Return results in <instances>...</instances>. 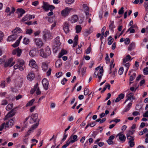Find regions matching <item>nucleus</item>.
Returning <instances> with one entry per match:
<instances>
[{
    "mask_svg": "<svg viewBox=\"0 0 148 148\" xmlns=\"http://www.w3.org/2000/svg\"><path fill=\"white\" fill-rule=\"evenodd\" d=\"M25 66V62L23 60H18L17 61V64L14 66V68L15 70L19 69L21 71H23Z\"/></svg>",
    "mask_w": 148,
    "mask_h": 148,
    "instance_id": "1",
    "label": "nucleus"
},
{
    "mask_svg": "<svg viewBox=\"0 0 148 148\" xmlns=\"http://www.w3.org/2000/svg\"><path fill=\"white\" fill-rule=\"evenodd\" d=\"M42 8L46 11L49 10L51 11L55 8V7L53 5H49L47 2L43 1Z\"/></svg>",
    "mask_w": 148,
    "mask_h": 148,
    "instance_id": "2",
    "label": "nucleus"
},
{
    "mask_svg": "<svg viewBox=\"0 0 148 148\" xmlns=\"http://www.w3.org/2000/svg\"><path fill=\"white\" fill-rule=\"evenodd\" d=\"M43 36L44 39L47 40L49 38H51L52 36L51 33L49 30L45 29L43 31Z\"/></svg>",
    "mask_w": 148,
    "mask_h": 148,
    "instance_id": "3",
    "label": "nucleus"
},
{
    "mask_svg": "<svg viewBox=\"0 0 148 148\" xmlns=\"http://www.w3.org/2000/svg\"><path fill=\"white\" fill-rule=\"evenodd\" d=\"M72 10H73V8L66 7L61 11V14L62 16L66 17L68 16L70 12Z\"/></svg>",
    "mask_w": 148,
    "mask_h": 148,
    "instance_id": "4",
    "label": "nucleus"
},
{
    "mask_svg": "<svg viewBox=\"0 0 148 148\" xmlns=\"http://www.w3.org/2000/svg\"><path fill=\"white\" fill-rule=\"evenodd\" d=\"M38 124L37 123L33 125L29 129L28 131L25 134V137H28L32 132L37 127Z\"/></svg>",
    "mask_w": 148,
    "mask_h": 148,
    "instance_id": "5",
    "label": "nucleus"
},
{
    "mask_svg": "<svg viewBox=\"0 0 148 148\" xmlns=\"http://www.w3.org/2000/svg\"><path fill=\"white\" fill-rule=\"evenodd\" d=\"M80 7H81L84 11L86 15L89 14V10L87 4L85 3H81L80 4Z\"/></svg>",
    "mask_w": 148,
    "mask_h": 148,
    "instance_id": "6",
    "label": "nucleus"
},
{
    "mask_svg": "<svg viewBox=\"0 0 148 148\" xmlns=\"http://www.w3.org/2000/svg\"><path fill=\"white\" fill-rule=\"evenodd\" d=\"M42 83L45 90H47L49 88V81L46 79L44 78L43 79Z\"/></svg>",
    "mask_w": 148,
    "mask_h": 148,
    "instance_id": "7",
    "label": "nucleus"
},
{
    "mask_svg": "<svg viewBox=\"0 0 148 148\" xmlns=\"http://www.w3.org/2000/svg\"><path fill=\"white\" fill-rule=\"evenodd\" d=\"M69 25L68 22H64L63 26V29L66 34L68 33L70 31Z\"/></svg>",
    "mask_w": 148,
    "mask_h": 148,
    "instance_id": "8",
    "label": "nucleus"
},
{
    "mask_svg": "<svg viewBox=\"0 0 148 148\" xmlns=\"http://www.w3.org/2000/svg\"><path fill=\"white\" fill-rule=\"evenodd\" d=\"M35 61L33 60H31L29 62V65L32 67V68H34L36 70V71H37L38 67L37 65L35 64Z\"/></svg>",
    "mask_w": 148,
    "mask_h": 148,
    "instance_id": "9",
    "label": "nucleus"
},
{
    "mask_svg": "<svg viewBox=\"0 0 148 148\" xmlns=\"http://www.w3.org/2000/svg\"><path fill=\"white\" fill-rule=\"evenodd\" d=\"M14 109L12 110L7 114L6 115L5 117L4 118V120H7L9 118L11 117L14 116L15 114V112H14Z\"/></svg>",
    "mask_w": 148,
    "mask_h": 148,
    "instance_id": "10",
    "label": "nucleus"
},
{
    "mask_svg": "<svg viewBox=\"0 0 148 148\" xmlns=\"http://www.w3.org/2000/svg\"><path fill=\"white\" fill-rule=\"evenodd\" d=\"M13 60V58H12L9 59L7 61H6L5 63L4 64V66L5 67H8L9 66H10V67L13 66L14 64V62H13L10 65V64L12 62Z\"/></svg>",
    "mask_w": 148,
    "mask_h": 148,
    "instance_id": "11",
    "label": "nucleus"
},
{
    "mask_svg": "<svg viewBox=\"0 0 148 148\" xmlns=\"http://www.w3.org/2000/svg\"><path fill=\"white\" fill-rule=\"evenodd\" d=\"M22 52L21 50L18 48L12 51V54L14 55L16 54L17 56L19 57L20 56Z\"/></svg>",
    "mask_w": 148,
    "mask_h": 148,
    "instance_id": "12",
    "label": "nucleus"
},
{
    "mask_svg": "<svg viewBox=\"0 0 148 148\" xmlns=\"http://www.w3.org/2000/svg\"><path fill=\"white\" fill-rule=\"evenodd\" d=\"M45 55H43L44 58H47L51 54V51L50 48L48 47H47L45 50Z\"/></svg>",
    "mask_w": 148,
    "mask_h": 148,
    "instance_id": "13",
    "label": "nucleus"
},
{
    "mask_svg": "<svg viewBox=\"0 0 148 148\" xmlns=\"http://www.w3.org/2000/svg\"><path fill=\"white\" fill-rule=\"evenodd\" d=\"M34 41L36 43V45L38 47H41L43 44V43L42 40L39 38H36L34 39Z\"/></svg>",
    "mask_w": 148,
    "mask_h": 148,
    "instance_id": "14",
    "label": "nucleus"
},
{
    "mask_svg": "<svg viewBox=\"0 0 148 148\" xmlns=\"http://www.w3.org/2000/svg\"><path fill=\"white\" fill-rule=\"evenodd\" d=\"M16 12L18 14V17L20 18L25 13V11L22 9L18 8Z\"/></svg>",
    "mask_w": 148,
    "mask_h": 148,
    "instance_id": "15",
    "label": "nucleus"
},
{
    "mask_svg": "<svg viewBox=\"0 0 148 148\" xmlns=\"http://www.w3.org/2000/svg\"><path fill=\"white\" fill-rule=\"evenodd\" d=\"M14 35H18V34L22 32V30L19 27H16L12 32Z\"/></svg>",
    "mask_w": 148,
    "mask_h": 148,
    "instance_id": "16",
    "label": "nucleus"
},
{
    "mask_svg": "<svg viewBox=\"0 0 148 148\" xmlns=\"http://www.w3.org/2000/svg\"><path fill=\"white\" fill-rule=\"evenodd\" d=\"M77 136L76 135H72L69 138V141L71 143H73L78 140Z\"/></svg>",
    "mask_w": 148,
    "mask_h": 148,
    "instance_id": "17",
    "label": "nucleus"
},
{
    "mask_svg": "<svg viewBox=\"0 0 148 148\" xmlns=\"http://www.w3.org/2000/svg\"><path fill=\"white\" fill-rule=\"evenodd\" d=\"M134 94L133 93L131 92L128 94L127 96V98L124 103H125L128 100H134L135 99V97L134 96Z\"/></svg>",
    "mask_w": 148,
    "mask_h": 148,
    "instance_id": "18",
    "label": "nucleus"
},
{
    "mask_svg": "<svg viewBox=\"0 0 148 148\" xmlns=\"http://www.w3.org/2000/svg\"><path fill=\"white\" fill-rule=\"evenodd\" d=\"M35 77L34 73L32 72L29 73L27 76V78L28 80L30 81L33 80Z\"/></svg>",
    "mask_w": 148,
    "mask_h": 148,
    "instance_id": "19",
    "label": "nucleus"
},
{
    "mask_svg": "<svg viewBox=\"0 0 148 148\" xmlns=\"http://www.w3.org/2000/svg\"><path fill=\"white\" fill-rule=\"evenodd\" d=\"M117 136H119V139L122 142H124L125 141L126 137L123 134L119 133L117 134Z\"/></svg>",
    "mask_w": 148,
    "mask_h": 148,
    "instance_id": "20",
    "label": "nucleus"
},
{
    "mask_svg": "<svg viewBox=\"0 0 148 148\" xmlns=\"http://www.w3.org/2000/svg\"><path fill=\"white\" fill-rule=\"evenodd\" d=\"M18 35H14L13 34L8 37L7 39L8 41H12L15 40Z\"/></svg>",
    "mask_w": 148,
    "mask_h": 148,
    "instance_id": "21",
    "label": "nucleus"
},
{
    "mask_svg": "<svg viewBox=\"0 0 148 148\" xmlns=\"http://www.w3.org/2000/svg\"><path fill=\"white\" fill-rule=\"evenodd\" d=\"M125 96L124 94L123 93H121L119 94L118 97L115 100V102H119L121 99H123Z\"/></svg>",
    "mask_w": 148,
    "mask_h": 148,
    "instance_id": "22",
    "label": "nucleus"
},
{
    "mask_svg": "<svg viewBox=\"0 0 148 148\" xmlns=\"http://www.w3.org/2000/svg\"><path fill=\"white\" fill-rule=\"evenodd\" d=\"M78 19V17L77 15H73L71 18V21L72 23L76 22Z\"/></svg>",
    "mask_w": 148,
    "mask_h": 148,
    "instance_id": "23",
    "label": "nucleus"
},
{
    "mask_svg": "<svg viewBox=\"0 0 148 148\" xmlns=\"http://www.w3.org/2000/svg\"><path fill=\"white\" fill-rule=\"evenodd\" d=\"M37 52L34 50H32L30 51L29 53V55L31 57H34L36 55Z\"/></svg>",
    "mask_w": 148,
    "mask_h": 148,
    "instance_id": "24",
    "label": "nucleus"
},
{
    "mask_svg": "<svg viewBox=\"0 0 148 148\" xmlns=\"http://www.w3.org/2000/svg\"><path fill=\"white\" fill-rule=\"evenodd\" d=\"M135 45V43L134 42H132L129 45L128 47V50L130 51H131L132 49H133Z\"/></svg>",
    "mask_w": 148,
    "mask_h": 148,
    "instance_id": "25",
    "label": "nucleus"
},
{
    "mask_svg": "<svg viewBox=\"0 0 148 148\" xmlns=\"http://www.w3.org/2000/svg\"><path fill=\"white\" fill-rule=\"evenodd\" d=\"M78 39V36L77 35L75 37L74 39V42L73 45V47H75L77 45V41Z\"/></svg>",
    "mask_w": 148,
    "mask_h": 148,
    "instance_id": "26",
    "label": "nucleus"
},
{
    "mask_svg": "<svg viewBox=\"0 0 148 148\" xmlns=\"http://www.w3.org/2000/svg\"><path fill=\"white\" fill-rule=\"evenodd\" d=\"M42 67L44 71H46L48 68V64L46 62H43L42 64Z\"/></svg>",
    "mask_w": 148,
    "mask_h": 148,
    "instance_id": "27",
    "label": "nucleus"
},
{
    "mask_svg": "<svg viewBox=\"0 0 148 148\" xmlns=\"http://www.w3.org/2000/svg\"><path fill=\"white\" fill-rule=\"evenodd\" d=\"M109 29L112 32H113V29L115 28L114 25V22L113 21H111L110 24L109 26Z\"/></svg>",
    "mask_w": 148,
    "mask_h": 148,
    "instance_id": "28",
    "label": "nucleus"
},
{
    "mask_svg": "<svg viewBox=\"0 0 148 148\" xmlns=\"http://www.w3.org/2000/svg\"><path fill=\"white\" fill-rule=\"evenodd\" d=\"M38 86V83H37L34 86V88L30 90V93L31 94H33L35 92V91H36V89L37 88Z\"/></svg>",
    "mask_w": 148,
    "mask_h": 148,
    "instance_id": "29",
    "label": "nucleus"
},
{
    "mask_svg": "<svg viewBox=\"0 0 148 148\" xmlns=\"http://www.w3.org/2000/svg\"><path fill=\"white\" fill-rule=\"evenodd\" d=\"M103 69V68H101L99 66H98L95 69V71L94 73V75L96 76H97L98 75H99V72L100 73V69Z\"/></svg>",
    "mask_w": 148,
    "mask_h": 148,
    "instance_id": "30",
    "label": "nucleus"
},
{
    "mask_svg": "<svg viewBox=\"0 0 148 148\" xmlns=\"http://www.w3.org/2000/svg\"><path fill=\"white\" fill-rule=\"evenodd\" d=\"M132 103H130L128 105L126 106L124 109V111L125 112H127L129 111L130 108L131 107Z\"/></svg>",
    "mask_w": 148,
    "mask_h": 148,
    "instance_id": "31",
    "label": "nucleus"
},
{
    "mask_svg": "<svg viewBox=\"0 0 148 148\" xmlns=\"http://www.w3.org/2000/svg\"><path fill=\"white\" fill-rule=\"evenodd\" d=\"M126 136L127 139L129 140L128 141H134V136H132L129 134H127Z\"/></svg>",
    "mask_w": 148,
    "mask_h": 148,
    "instance_id": "32",
    "label": "nucleus"
},
{
    "mask_svg": "<svg viewBox=\"0 0 148 148\" xmlns=\"http://www.w3.org/2000/svg\"><path fill=\"white\" fill-rule=\"evenodd\" d=\"M62 63L60 60H58L56 62L55 65L56 67L59 68L62 65Z\"/></svg>",
    "mask_w": 148,
    "mask_h": 148,
    "instance_id": "33",
    "label": "nucleus"
},
{
    "mask_svg": "<svg viewBox=\"0 0 148 148\" xmlns=\"http://www.w3.org/2000/svg\"><path fill=\"white\" fill-rule=\"evenodd\" d=\"M131 59V57L129 55H128L125 57V58L123 59V63H126L128 62L129 60H130Z\"/></svg>",
    "mask_w": 148,
    "mask_h": 148,
    "instance_id": "34",
    "label": "nucleus"
},
{
    "mask_svg": "<svg viewBox=\"0 0 148 148\" xmlns=\"http://www.w3.org/2000/svg\"><path fill=\"white\" fill-rule=\"evenodd\" d=\"M82 29V27L80 25H76L75 27L76 33H78L80 32L81 31Z\"/></svg>",
    "mask_w": 148,
    "mask_h": 148,
    "instance_id": "35",
    "label": "nucleus"
},
{
    "mask_svg": "<svg viewBox=\"0 0 148 148\" xmlns=\"http://www.w3.org/2000/svg\"><path fill=\"white\" fill-rule=\"evenodd\" d=\"M103 69H100V73L98 75V77L99 80H100L102 77V76L103 75Z\"/></svg>",
    "mask_w": 148,
    "mask_h": 148,
    "instance_id": "36",
    "label": "nucleus"
},
{
    "mask_svg": "<svg viewBox=\"0 0 148 148\" xmlns=\"http://www.w3.org/2000/svg\"><path fill=\"white\" fill-rule=\"evenodd\" d=\"M13 106V105L12 104H8L6 107V110L7 111L10 110L12 108Z\"/></svg>",
    "mask_w": 148,
    "mask_h": 148,
    "instance_id": "37",
    "label": "nucleus"
},
{
    "mask_svg": "<svg viewBox=\"0 0 148 148\" xmlns=\"http://www.w3.org/2000/svg\"><path fill=\"white\" fill-rule=\"evenodd\" d=\"M55 41L56 43V44L58 45H60V37L59 36H57L55 39Z\"/></svg>",
    "mask_w": 148,
    "mask_h": 148,
    "instance_id": "38",
    "label": "nucleus"
},
{
    "mask_svg": "<svg viewBox=\"0 0 148 148\" xmlns=\"http://www.w3.org/2000/svg\"><path fill=\"white\" fill-rule=\"evenodd\" d=\"M34 101L35 100L34 99H32L31 100L29 101L26 104V106L27 107L32 106L33 104Z\"/></svg>",
    "mask_w": 148,
    "mask_h": 148,
    "instance_id": "39",
    "label": "nucleus"
},
{
    "mask_svg": "<svg viewBox=\"0 0 148 148\" xmlns=\"http://www.w3.org/2000/svg\"><path fill=\"white\" fill-rule=\"evenodd\" d=\"M136 76V74L135 73H134L130 77V81H132L135 78Z\"/></svg>",
    "mask_w": 148,
    "mask_h": 148,
    "instance_id": "40",
    "label": "nucleus"
},
{
    "mask_svg": "<svg viewBox=\"0 0 148 148\" xmlns=\"http://www.w3.org/2000/svg\"><path fill=\"white\" fill-rule=\"evenodd\" d=\"M92 27H90L89 30H86L85 32V35H88L90 34L92 31H91V29H92Z\"/></svg>",
    "mask_w": 148,
    "mask_h": 148,
    "instance_id": "41",
    "label": "nucleus"
},
{
    "mask_svg": "<svg viewBox=\"0 0 148 148\" xmlns=\"http://www.w3.org/2000/svg\"><path fill=\"white\" fill-rule=\"evenodd\" d=\"M76 53L78 54H80L82 52V50L81 47L78 46V47L76 50Z\"/></svg>",
    "mask_w": 148,
    "mask_h": 148,
    "instance_id": "42",
    "label": "nucleus"
},
{
    "mask_svg": "<svg viewBox=\"0 0 148 148\" xmlns=\"http://www.w3.org/2000/svg\"><path fill=\"white\" fill-rule=\"evenodd\" d=\"M38 114H37L36 113L34 114L33 115V119L34 122H36L37 121V119H38Z\"/></svg>",
    "mask_w": 148,
    "mask_h": 148,
    "instance_id": "43",
    "label": "nucleus"
},
{
    "mask_svg": "<svg viewBox=\"0 0 148 148\" xmlns=\"http://www.w3.org/2000/svg\"><path fill=\"white\" fill-rule=\"evenodd\" d=\"M45 51H44V50L42 49H41L40 51V56L44 58L43 55H45Z\"/></svg>",
    "mask_w": 148,
    "mask_h": 148,
    "instance_id": "44",
    "label": "nucleus"
},
{
    "mask_svg": "<svg viewBox=\"0 0 148 148\" xmlns=\"http://www.w3.org/2000/svg\"><path fill=\"white\" fill-rule=\"evenodd\" d=\"M86 67H84L82 69L81 72V74L82 76H83L84 74L86 72Z\"/></svg>",
    "mask_w": 148,
    "mask_h": 148,
    "instance_id": "45",
    "label": "nucleus"
},
{
    "mask_svg": "<svg viewBox=\"0 0 148 148\" xmlns=\"http://www.w3.org/2000/svg\"><path fill=\"white\" fill-rule=\"evenodd\" d=\"M28 15H26L22 19V21L24 22L25 21L29 20Z\"/></svg>",
    "mask_w": 148,
    "mask_h": 148,
    "instance_id": "46",
    "label": "nucleus"
},
{
    "mask_svg": "<svg viewBox=\"0 0 148 148\" xmlns=\"http://www.w3.org/2000/svg\"><path fill=\"white\" fill-rule=\"evenodd\" d=\"M29 39L25 38L23 41V43L27 45L29 43Z\"/></svg>",
    "mask_w": 148,
    "mask_h": 148,
    "instance_id": "47",
    "label": "nucleus"
},
{
    "mask_svg": "<svg viewBox=\"0 0 148 148\" xmlns=\"http://www.w3.org/2000/svg\"><path fill=\"white\" fill-rule=\"evenodd\" d=\"M71 143L69 141V140H67L66 143V144L63 145L62 147V148H65L66 147Z\"/></svg>",
    "mask_w": 148,
    "mask_h": 148,
    "instance_id": "48",
    "label": "nucleus"
},
{
    "mask_svg": "<svg viewBox=\"0 0 148 148\" xmlns=\"http://www.w3.org/2000/svg\"><path fill=\"white\" fill-rule=\"evenodd\" d=\"M89 92V90L87 88H85L84 91V95H88Z\"/></svg>",
    "mask_w": 148,
    "mask_h": 148,
    "instance_id": "49",
    "label": "nucleus"
},
{
    "mask_svg": "<svg viewBox=\"0 0 148 148\" xmlns=\"http://www.w3.org/2000/svg\"><path fill=\"white\" fill-rule=\"evenodd\" d=\"M20 43V42H19V40H16L14 44L12 45V46L14 47H17L18 45Z\"/></svg>",
    "mask_w": 148,
    "mask_h": 148,
    "instance_id": "50",
    "label": "nucleus"
},
{
    "mask_svg": "<svg viewBox=\"0 0 148 148\" xmlns=\"http://www.w3.org/2000/svg\"><path fill=\"white\" fill-rule=\"evenodd\" d=\"M123 70H124V69H123V68L122 67H121L119 69V74L120 75H122L123 73Z\"/></svg>",
    "mask_w": 148,
    "mask_h": 148,
    "instance_id": "51",
    "label": "nucleus"
},
{
    "mask_svg": "<svg viewBox=\"0 0 148 148\" xmlns=\"http://www.w3.org/2000/svg\"><path fill=\"white\" fill-rule=\"evenodd\" d=\"M128 143L129 144L130 146L132 147H133L135 145L134 141H128Z\"/></svg>",
    "mask_w": 148,
    "mask_h": 148,
    "instance_id": "52",
    "label": "nucleus"
},
{
    "mask_svg": "<svg viewBox=\"0 0 148 148\" xmlns=\"http://www.w3.org/2000/svg\"><path fill=\"white\" fill-rule=\"evenodd\" d=\"M8 103L7 101L5 99H4L3 100L2 102L1 103V105H5L8 104Z\"/></svg>",
    "mask_w": 148,
    "mask_h": 148,
    "instance_id": "53",
    "label": "nucleus"
},
{
    "mask_svg": "<svg viewBox=\"0 0 148 148\" xmlns=\"http://www.w3.org/2000/svg\"><path fill=\"white\" fill-rule=\"evenodd\" d=\"M123 9L124 8L123 7H121V9L119 11L118 14H122L124 13V12Z\"/></svg>",
    "mask_w": 148,
    "mask_h": 148,
    "instance_id": "54",
    "label": "nucleus"
},
{
    "mask_svg": "<svg viewBox=\"0 0 148 148\" xmlns=\"http://www.w3.org/2000/svg\"><path fill=\"white\" fill-rule=\"evenodd\" d=\"M130 42V40L128 38H126L125 41V45H128Z\"/></svg>",
    "mask_w": 148,
    "mask_h": 148,
    "instance_id": "55",
    "label": "nucleus"
},
{
    "mask_svg": "<svg viewBox=\"0 0 148 148\" xmlns=\"http://www.w3.org/2000/svg\"><path fill=\"white\" fill-rule=\"evenodd\" d=\"M14 122V121L13 120V119H11L8 121V123H9V126H12L13 125V123Z\"/></svg>",
    "mask_w": 148,
    "mask_h": 148,
    "instance_id": "56",
    "label": "nucleus"
},
{
    "mask_svg": "<svg viewBox=\"0 0 148 148\" xmlns=\"http://www.w3.org/2000/svg\"><path fill=\"white\" fill-rule=\"evenodd\" d=\"M32 33V29H27L26 34H31Z\"/></svg>",
    "mask_w": 148,
    "mask_h": 148,
    "instance_id": "57",
    "label": "nucleus"
},
{
    "mask_svg": "<svg viewBox=\"0 0 148 148\" xmlns=\"http://www.w3.org/2000/svg\"><path fill=\"white\" fill-rule=\"evenodd\" d=\"M62 74V72H59L56 74V76L57 78H59L61 76Z\"/></svg>",
    "mask_w": 148,
    "mask_h": 148,
    "instance_id": "58",
    "label": "nucleus"
},
{
    "mask_svg": "<svg viewBox=\"0 0 148 148\" xmlns=\"http://www.w3.org/2000/svg\"><path fill=\"white\" fill-rule=\"evenodd\" d=\"M0 86L2 88L5 87V81L1 82L0 84Z\"/></svg>",
    "mask_w": 148,
    "mask_h": 148,
    "instance_id": "59",
    "label": "nucleus"
},
{
    "mask_svg": "<svg viewBox=\"0 0 148 148\" xmlns=\"http://www.w3.org/2000/svg\"><path fill=\"white\" fill-rule=\"evenodd\" d=\"M91 46H90L86 50V54H88L90 52V48Z\"/></svg>",
    "mask_w": 148,
    "mask_h": 148,
    "instance_id": "60",
    "label": "nucleus"
},
{
    "mask_svg": "<svg viewBox=\"0 0 148 148\" xmlns=\"http://www.w3.org/2000/svg\"><path fill=\"white\" fill-rule=\"evenodd\" d=\"M144 5V7L145 8V9L146 10L147 9H148V2H145Z\"/></svg>",
    "mask_w": 148,
    "mask_h": 148,
    "instance_id": "61",
    "label": "nucleus"
},
{
    "mask_svg": "<svg viewBox=\"0 0 148 148\" xmlns=\"http://www.w3.org/2000/svg\"><path fill=\"white\" fill-rule=\"evenodd\" d=\"M67 80V79H66L65 78H64L63 79V80L61 81V83L63 85H64L66 83Z\"/></svg>",
    "mask_w": 148,
    "mask_h": 148,
    "instance_id": "62",
    "label": "nucleus"
},
{
    "mask_svg": "<svg viewBox=\"0 0 148 148\" xmlns=\"http://www.w3.org/2000/svg\"><path fill=\"white\" fill-rule=\"evenodd\" d=\"M54 17H50L48 18V21L50 23H51L53 22L54 20Z\"/></svg>",
    "mask_w": 148,
    "mask_h": 148,
    "instance_id": "63",
    "label": "nucleus"
},
{
    "mask_svg": "<svg viewBox=\"0 0 148 148\" xmlns=\"http://www.w3.org/2000/svg\"><path fill=\"white\" fill-rule=\"evenodd\" d=\"M143 72L144 73L147 74H148V67H146L143 70Z\"/></svg>",
    "mask_w": 148,
    "mask_h": 148,
    "instance_id": "64",
    "label": "nucleus"
}]
</instances>
